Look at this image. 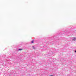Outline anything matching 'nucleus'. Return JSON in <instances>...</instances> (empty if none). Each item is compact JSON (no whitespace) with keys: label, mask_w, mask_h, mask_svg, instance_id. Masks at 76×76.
I'll return each mask as SVG.
<instances>
[{"label":"nucleus","mask_w":76,"mask_h":76,"mask_svg":"<svg viewBox=\"0 0 76 76\" xmlns=\"http://www.w3.org/2000/svg\"><path fill=\"white\" fill-rule=\"evenodd\" d=\"M31 43H34V40H33L31 41Z\"/></svg>","instance_id":"1"},{"label":"nucleus","mask_w":76,"mask_h":76,"mask_svg":"<svg viewBox=\"0 0 76 76\" xmlns=\"http://www.w3.org/2000/svg\"><path fill=\"white\" fill-rule=\"evenodd\" d=\"M19 50H20V51H21V50H22V49H19Z\"/></svg>","instance_id":"2"},{"label":"nucleus","mask_w":76,"mask_h":76,"mask_svg":"<svg viewBox=\"0 0 76 76\" xmlns=\"http://www.w3.org/2000/svg\"><path fill=\"white\" fill-rule=\"evenodd\" d=\"M33 49H35V48H33Z\"/></svg>","instance_id":"3"},{"label":"nucleus","mask_w":76,"mask_h":76,"mask_svg":"<svg viewBox=\"0 0 76 76\" xmlns=\"http://www.w3.org/2000/svg\"><path fill=\"white\" fill-rule=\"evenodd\" d=\"M75 53H76V51H75Z\"/></svg>","instance_id":"4"},{"label":"nucleus","mask_w":76,"mask_h":76,"mask_svg":"<svg viewBox=\"0 0 76 76\" xmlns=\"http://www.w3.org/2000/svg\"><path fill=\"white\" fill-rule=\"evenodd\" d=\"M50 76H53V75H50Z\"/></svg>","instance_id":"5"}]
</instances>
